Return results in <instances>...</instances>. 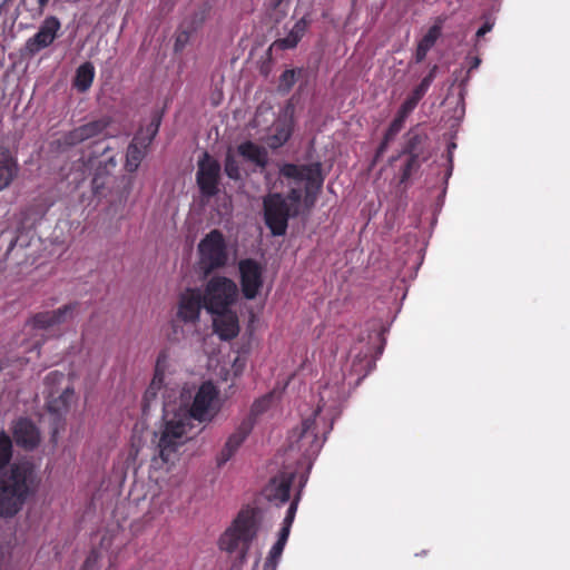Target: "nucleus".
Masks as SVG:
<instances>
[{"label": "nucleus", "instance_id": "1", "mask_svg": "<svg viewBox=\"0 0 570 570\" xmlns=\"http://www.w3.org/2000/svg\"><path fill=\"white\" fill-rule=\"evenodd\" d=\"M217 391L210 382L194 389L183 387L178 400H171V393L164 401V425L159 432L154 433L153 443L156 445L158 456L163 463L173 462L175 454L187 439L193 420L204 421L214 415V402Z\"/></svg>", "mask_w": 570, "mask_h": 570}, {"label": "nucleus", "instance_id": "2", "mask_svg": "<svg viewBox=\"0 0 570 570\" xmlns=\"http://www.w3.org/2000/svg\"><path fill=\"white\" fill-rule=\"evenodd\" d=\"M281 175L288 180L291 187L288 199L281 194H271L264 198L265 223L274 236L286 233L288 217L297 212V207H293L288 200L296 205L304 194L306 207L316 203L321 187V165L285 164L281 168Z\"/></svg>", "mask_w": 570, "mask_h": 570}, {"label": "nucleus", "instance_id": "3", "mask_svg": "<svg viewBox=\"0 0 570 570\" xmlns=\"http://www.w3.org/2000/svg\"><path fill=\"white\" fill-rule=\"evenodd\" d=\"M38 483L37 472L30 462L13 464L0 478V515L12 517L18 513L36 492Z\"/></svg>", "mask_w": 570, "mask_h": 570}, {"label": "nucleus", "instance_id": "4", "mask_svg": "<svg viewBox=\"0 0 570 570\" xmlns=\"http://www.w3.org/2000/svg\"><path fill=\"white\" fill-rule=\"evenodd\" d=\"M262 527V517L254 510L242 511L224 535L220 538V548L229 553H237L245 558L253 540Z\"/></svg>", "mask_w": 570, "mask_h": 570}, {"label": "nucleus", "instance_id": "5", "mask_svg": "<svg viewBox=\"0 0 570 570\" xmlns=\"http://www.w3.org/2000/svg\"><path fill=\"white\" fill-rule=\"evenodd\" d=\"M401 154L407 156L400 178V183L404 184L432 156L429 135L419 126L411 128L404 136Z\"/></svg>", "mask_w": 570, "mask_h": 570}, {"label": "nucleus", "instance_id": "6", "mask_svg": "<svg viewBox=\"0 0 570 570\" xmlns=\"http://www.w3.org/2000/svg\"><path fill=\"white\" fill-rule=\"evenodd\" d=\"M203 304L208 313L224 312L234 305L238 296L236 283L224 276L210 278L204 289Z\"/></svg>", "mask_w": 570, "mask_h": 570}, {"label": "nucleus", "instance_id": "7", "mask_svg": "<svg viewBox=\"0 0 570 570\" xmlns=\"http://www.w3.org/2000/svg\"><path fill=\"white\" fill-rule=\"evenodd\" d=\"M198 254V266L205 275L225 266L228 254L223 234L217 229L209 232L199 242Z\"/></svg>", "mask_w": 570, "mask_h": 570}, {"label": "nucleus", "instance_id": "8", "mask_svg": "<svg viewBox=\"0 0 570 570\" xmlns=\"http://www.w3.org/2000/svg\"><path fill=\"white\" fill-rule=\"evenodd\" d=\"M45 393L47 406L50 412L60 413L66 411L72 400L73 389L59 371H52L45 377Z\"/></svg>", "mask_w": 570, "mask_h": 570}, {"label": "nucleus", "instance_id": "9", "mask_svg": "<svg viewBox=\"0 0 570 570\" xmlns=\"http://www.w3.org/2000/svg\"><path fill=\"white\" fill-rule=\"evenodd\" d=\"M79 304H66L57 309L37 313L29 324L37 330H49L71 322L78 314Z\"/></svg>", "mask_w": 570, "mask_h": 570}, {"label": "nucleus", "instance_id": "10", "mask_svg": "<svg viewBox=\"0 0 570 570\" xmlns=\"http://www.w3.org/2000/svg\"><path fill=\"white\" fill-rule=\"evenodd\" d=\"M220 165L208 153H203L198 160L197 184L204 195L213 196L218 191Z\"/></svg>", "mask_w": 570, "mask_h": 570}, {"label": "nucleus", "instance_id": "11", "mask_svg": "<svg viewBox=\"0 0 570 570\" xmlns=\"http://www.w3.org/2000/svg\"><path fill=\"white\" fill-rule=\"evenodd\" d=\"M297 502L292 501L287 508L286 515L283 520L282 529L278 533V539L272 547L268 557L264 563L263 570H276L278 560L283 553L284 547L289 535L291 527L295 518Z\"/></svg>", "mask_w": 570, "mask_h": 570}, {"label": "nucleus", "instance_id": "12", "mask_svg": "<svg viewBox=\"0 0 570 570\" xmlns=\"http://www.w3.org/2000/svg\"><path fill=\"white\" fill-rule=\"evenodd\" d=\"M239 273L244 296L247 299L255 298L263 285L261 265L253 259L240 261Z\"/></svg>", "mask_w": 570, "mask_h": 570}, {"label": "nucleus", "instance_id": "13", "mask_svg": "<svg viewBox=\"0 0 570 570\" xmlns=\"http://www.w3.org/2000/svg\"><path fill=\"white\" fill-rule=\"evenodd\" d=\"M60 27L61 24L58 18L53 16L46 18L38 32L27 40L26 50L30 55H35L50 46L55 41Z\"/></svg>", "mask_w": 570, "mask_h": 570}, {"label": "nucleus", "instance_id": "14", "mask_svg": "<svg viewBox=\"0 0 570 570\" xmlns=\"http://www.w3.org/2000/svg\"><path fill=\"white\" fill-rule=\"evenodd\" d=\"M252 429L253 422L250 420H245L239 424L235 432L228 436L224 448L217 455V464L219 466L224 465L235 455L243 442L249 435Z\"/></svg>", "mask_w": 570, "mask_h": 570}, {"label": "nucleus", "instance_id": "15", "mask_svg": "<svg viewBox=\"0 0 570 570\" xmlns=\"http://www.w3.org/2000/svg\"><path fill=\"white\" fill-rule=\"evenodd\" d=\"M111 124L109 117H102L97 120H92L82 126L75 128L65 136V142L67 145H77L87 139L94 138L104 132V130Z\"/></svg>", "mask_w": 570, "mask_h": 570}, {"label": "nucleus", "instance_id": "16", "mask_svg": "<svg viewBox=\"0 0 570 570\" xmlns=\"http://www.w3.org/2000/svg\"><path fill=\"white\" fill-rule=\"evenodd\" d=\"M203 304V295L199 289H187L180 295L178 316L185 322H196Z\"/></svg>", "mask_w": 570, "mask_h": 570}, {"label": "nucleus", "instance_id": "17", "mask_svg": "<svg viewBox=\"0 0 570 570\" xmlns=\"http://www.w3.org/2000/svg\"><path fill=\"white\" fill-rule=\"evenodd\" d=\"M292 474H281L265 487L264 497L275 505L285 503L289 499V489L292 484Z\"/></svg>", "mask_w": 570, "mask_h": 570}, {"label": "nucleus", "instance_id": "18", "mask_svg": "<svg viewBox=\"0 0 570 570\" xmlns=\"http://www.w3.org/2000/svg\"><path fill=\"white\" fill-rule=\"evenodd\" d=\"M230 308H226L224 312L212 313L215 315L213 320L215 332L223 340H230L239 332L237 315Z\"/></svg>", "mask_w": 570, "mask_h": 570}, {"label": "nucleus", "instance_id": "19", "mask_svg": "<svg viewBox=\"0 0 570 570\" xmlns=\"http://www.w3.org/2000/svg\"><path fill=\"white\" fill-rule=\"evenodd\" d=\"M19 173L17 159L9 148L0 146V191L7 189Z\"/></svg>", "mask_w": 570, "mask_h": 570}, {"label": "nucleus", "instance_id": "20", "mask_svg": "<svg viewBox=\"0 0 570 570\" xmlns=\"http://www.w3.org/2000/svg\"><path fill=\"white\" fill-rule=\"evenodd\" d=\"M13 438L18 445L29 450L36 448L40 441L37 428L29 420L24 419H21L16 423Z\"/></svg>", "mask_w": 570, "mask_h": 570}, {"label": "nucleus", "instance_id": "21", "mask_svg": "<svg viewBox=\"0 0 570 570\" xmlns=\"http://www.w3.org/2000/svg\"><path fill=\"white\" fill-rule=\"evenodd\" d=\"M444 21V17H438L434 21V24L430 27L428 32L419 41L414 56L415 62L420 63L426 58L428 52L432 49V47L442 35V27Z\"/></svg>", "mask_w": 570, "mask_h": 570}, {"label": "nucleus", "instance_id": "22", "mask_svg": "<svg viewBox=\"0 0 570 570\" xmlns=\"http://www.w3.org/2000/svg\"><path fill=\"white\" fill-rule=\"evenodd\" d=\"M375 363L372 357V350L366 347V351L362 350L353 356V361L350 367L348 376H356L355 384H358L364 377H366L374 368Z\"/></svg>", "mask_w": 570, "mask_h": 570}, {"label": "nucleus", "instance_id": "23", "mask_svg": "<svg viewBox=\"0 0 570 570\" xmlns=\"http://www.w3.org/2000/svg\"><path fill=\"white\" fill-rule=\"evenodd\" d=\"M308 22L309 20L307 19L306 16L302 17L289 30L287 36L278 38L272 43L271 50H286L296 47L299 39L304 35V31Z\"/></svg>", "mask_w": 570, "mask_h": 570}, {"label": "nucleus", "instance_id": "24", "mask_svg": "<svg viewBox=\"0 0 570 570\" xmlns=\"http://www.w3.org/2000/svg\"><path fill=\"white\" fill-rule=\"evenodd\" d=\"M238 154L261 168H265L268 163L267 150L252 141L240 144L238 146Z\"/></svg>", "mask_w": 570, "mask_h": 570}, {"label": "nucleus", "instance_id": "25", "mask_svg": "<svg viewBox=\"0 0 570 570\" xmlns=\"http://www.w3.org/2000/svg\"><path fill=\"white\" fill-rule=\"evenodd\" d=\"M95 68L90 62H85L78 67L75 77V87L81 91H87L94 80Z\"/></svg>", "mask_w": 570, "mask_h": 570}, {"label": "nucleus", "instance_id": "26", "mask_svg": "<svg viewBox=\"0 0 570 570\" xmlns=\"http://www.w3.org/2000/svg\"><path fill=\"white\" fill-rule=\"evenodd\" d=\"M291 0H267L265 3L266 13L275 22L282 21L289 12Z\"/></svg>", "mask_w": 570, "mask_h": 570}, {"label": "nucleus", "instance_id": "27", "mask_svg": "<svg viewBox=\"0 0 570 570\" xmlns=\"http://www.w3.org/2000/svg\"><path fill=\"white\" fill-rule=\"evenodd\" d=\"M146 149L147 148H144L139 141L135 139L132 140V142L128 146L126 154V169L128 171L132 173L137 170L146 155Z\"/></svg>", "mask_w": 570, "mask_h": 570}, {"label": "nucleus", "instance_id": "28", "mask_svg": "<svg viewBox=\"0 0 570 570\" xmlns=\"http://www.w3.org/2000/svg\"><path fill=\"white\" fill-rule=\"evenodd\" d=\"M161 122V117L159 115H154L150 122L146 126V128L140 129L138 134L135 136V140L139 141L144 148H147L149 144L153 141L155 136L157 135Z\"/></svg>", "mask_w": 570, "mask_h": 570}, {"label": "nucleus", "instance_id": "29", "mask_svg": "<svg viewBox=\"0 0 570 570\" xmlns=\"http://www.w3.org/2000/svg\"><path fill=\"white\" fill-rule=\"evenodd\" d=\"M291 136L289 127L284 121H277L274 124V134L265 138L266 144L275 149L283 146Z\"/></svg>", "mask_w": 570, "mask_h": 570}, {"label": "nucleus", "instance_id": "30", "mask_svg": "<svg viewBox=\"0 0 570 570\" xmlns=\"http://www.w3.org/2000/svg\"><path fill=\"white\" fill-rule=\"evenodd\" d=\"M436 71L438 66H433L429 73L421 80V82L412 90V92L406 98H409L410 100L415 102V105H417L428 92L431 83L435 78Z\"/></svg>", "mask_w": 570, "mask_h": 570}, {"label": "nucleus", "instance_id": "31", "mask_svg": "<svg viewBox=\"0 0 570 570\" xmlns=\"http://www.w3.org/2000/svg\"><path fill=\"white\" fill-rule=\"evenodd\" d=\"M163 383H164L163 374H160L159 372H156L150 385L148 386V389L146 390L145 395H144L142 410L145 413L149 410L151 402L154 400H156L157 394L163 386Z\"/></svg>", "mask_w": 570, "mask_h": 570}, {"label": "nucleus", "instance_id": "32", "mask_svg": "<svg viewBox=\"0 0 570 570\" xmlns=\"http://www.w3.org/2000/svg\"><path fill=\"white\" fill-rule=\"evenodd\" d=\"M347 375L345 374V372H341V373H336L335 374V377H334V382H333V385L334 387L336 389L335 390V393H336V399H337V402H338V405H335L334 409H333V412H332V421L340 416L341 412H342V409H341V403L345 396V387H344V382L346 380Z\"/></svg>", "mask_w": 570, "mask_h": 570}, {"label": "nucleus", "instance_id": "33", "mask_svg": "<svg viewBox=\"0 0 570 570\" xmlns=\"http://www.w3.org/2000/svg\"><path fill=\"white\" fill-rule=\"evenodd\" d=\"M17 233L18 234L10 240L8 253L13 252L16 247L24 248L29 245L30 230L18 226Z\"/></svg>", "mask_w": 570, "mask_h": 570}, {"label": "nucleus", "instance_id": "34", "mask_svg": "<svg viewBox=\"0 0 570 570\" xmlns=\"http://www.w3.org/2000/svg\"><path fill=\"white\" fill-rule=\"evenodd\" d=\"M225 173L230 179H239L240 170L234 156L228 153L225 159Z\"/></svg>", "mask_w": 570, "mask_h": 570}, {"label": "nucleus", "instance_id": "35", "mask_svg": "<svg viewBox=\"0 0 570 570\" xmlns=\"http://www.w3.org/2000/svg\"><path fill=\"white\" fill-rule=\"evenodd\" d=\"M272 399H273V395L267 394V395L256 400L252 405L250 414L256 416V415L264 413L269 407Z\"/></svg>", "mask_w": 570, "mask_h": 570}, {"label": "nucleus", "instance_id": "36", "mask_svg": "<svg viewBox=\"0 0 570 570\" xmlns=\"http://www.w3.org/2000/svg\"><path fill=\"white\" fill-rule=\"evenodd\" d=\"M294 83H295V71L294 70H285L279 78L278 89L284 92H287L293 87Z\"/></svg>", "mask_w": 570, "mask_h": 570}, {"label": "nucleus", "instance_id": "37", "mask_svg": "<svg viewBox=\"0 0 570 570\" xmlns=\"http://www.w3.org/2000/svg\"><path fill=\"white\" fill-rule=\"evenodd\" d=\"M402 126L392 121L389 128L386 129L384 137H386V140L393 141L396 135L402 130Z\"/></svg>", "mask_w": 570, "mask_h": 570}, {"label": "nucleus", "instance_id": "38", "mask_svg": "<svg viewBox=\"0 0 570 570\" xmlns=\"http://www.w3.org/2000/svg\"><path fill=\"white\" fill-rule=\"evenodd\" d=\"M416 106L417 105H415V102L406 98L399 109H401L403 114L410 115L416 108Z\"/></svg>", "mask_w": 570, "mask_h": 570}, {"label": "nucleus", "instance_id": "39", "mask_svg": "<svg viewBox=\"0 0 570 570\" xmlns=\"http://www.w3.org/2000/svg\"><path fill=\"white\" fill-rule=\"evenodd\" d=\"M493 28V23L490 22V21H485L480 28L479 30L476 31V37L478 38H481L483 37L484 35H487L488 32H490Z\"/></svg>", "mask_w": 570, "mask_h": 570}, {"label": "nucleus", "instance_id": "40", "mask_svg": "<svg viewBox=\"0 0 570 570\" xmlns=\"http://www.w3.org/2000/svg\"><path fill=\"white\" fill-rule=\"evenodd\" d=\"M390 142H391V140H386V137H383L382 141L380 142V145L376 149V155H375L376 158L383 156V154L387 150Z\"/></svg>", "mask_w": 570, "mask_h": 570}, {"label": "nucleus", "instance_id": "41", "mask_svg": "<svg viewBox=\"0 0 570 570\" xmlns=\"http://www.w3.org/2000/svg\"><path fill=\"white\" fill-rule=\"evenodd\" d=\"M407 117L409 114H403V111L399 109L395 118L392 121L403 127Z\"/></svg>", "mask_w": 570, "mask_h": 570}, {"label": "nucleus", "instance_id": "42", "mask_svg": "<svg viewBox=\"0 0 570 570\" xmlns=\"http://www.w3.org/2000/svg\"><path fill=\"white\" fill-rule=\"evenodd\" d=\"M102 186H104V183H102V181H100V177H99L98 175H96V176L94 177V179H92V187H94V191H95L96 194H98V193H99V189H100V188H102Z\"/></svg>", "mask_w": 570, "mask_h": 570}, {"label": "nucleus", "instance_id": "43", "mask_svg": "<svg viewBox=\"0 0 570 570\" xmlns=\"http://www.w3.org/2000/svg\"><path fill=\"white\" fill-rule=\"evenodd\" d=\"M313 436V433H309V425L304 423V429L302 432V441H307Z\"/></svg>", "mask_w": 570, "mask_h": 570}, {"label": "nucleus", "instance_id": "44", "mask_svg": "<svg viewBox=\"0 0 570 570\" xmlns=\"http://www.w3.org/2000/svg\"><path fill=\"white\" fill-rule=\"evenodd\" d=\"M187 40H188L187 33L181 32L180 35H178V37L176 39V45H175L176 48H178L179 46H183Z\"/></svg>", "mask_w": 570, "mask_h": 570}, {"label": "nucleus", "instance_id": "45", "mask_svg": "<svg viewBox=\"0 0 570 570\" xmlns=\"http://www.w3.org/2000/svg\"><path fill=\"white\" fill-rule=\"evenodd\" d=\"M96 561H97V557L95 554H91L90 557H88L85 562V569L92 568L95 566Z\"/></svg>", "mask_w": 570, "mask_h": 570}, {"label": "nucleus", "instance_id": "46", "mask_svg": "<svg viewBox=\"0 0 570 570\" xmlns=\"http://www.w3.org/2000/svg\"><path fill=\"white\" fill-rule=\"evenodd\" d=\"M48 2H49V0H38L39 13L40 14L43 13L45 7L47 6Z\"/></svg>", "mask_w": 570, "mask_h": 570}, {"label": "nucleus", "instance_id": "47", "mask_svg": "<svg viewBox=\"0 0 570 570\" xmlns=\"http://www.w3.org/2000/svg\"><path fill=\"white\" fill-rule=\"evenodd\" d=\"M107 166H110L111 168H115L116 167V160L114 157H109L106 161V167Z\"/></svg>", "mask_w": 570, "mask_h": 570}, {"label": "nucleus", "instance_id": "48", "mask_svg": "<svg viewBox=\"0 0 570 570\" xmlns=\"http://www.w3.org/2000/svg\"><path fill=\"white\" fill-rule=\"evenodd\" d=\"M480 62H481V60H480L479 58H474V59H473V63H472V66H471V69H473V68H478V67H479V65H480Z\"/></svg>", "mask_w": 570, "mask_h": 570}, {"label": "nucleus", "instance_id": "49", "mask_svg": "<svg viewBox=\"0 0 570 570\" xmlns=\"http://www.w3.org/2000/svg\"><path fill=\"white\" fill-rule=\"evenodd\" d=\"M320 451V445H316V449L313 451L314 454H317Z\"/></svg>", "mask_w": 570, "mask_h": 570}, {"label": "nucleus", "instance_id": "50", "mask_svg": "<svg viewBox=\"0 0 570 570\" xmlns=\"http://www.w3.org/2000/svg\"><path fill=\"white\" fill-rule=\"evenodd\" d=\"M261 110H262V109L259 108V109H258V112H257V115H256V118H255V120H256V121H258Z\"/></svg>", "mask_w": 570, "mask_h": 570}, {"label": "nucleus", "instance_id": "51", "mask_svg": "<svg viewBox=\"0 0 570 570\" xmlns=\"http://www.w3.org/2000/svg\"><path fill=\"white\" fill-rule=\"evenodd\" d=\"M153 461H154V463L157 464L158 459L156 456H154Z\"/></svg>", "mask_w": 570, "mask_h": 570}]
</instances>
